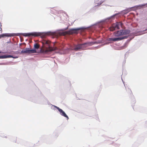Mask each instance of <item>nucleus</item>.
Segmentation results:
<instances>
[{"label": "nucleus", "instance_id": "obj_1", "mask_svg": "<svg viewBox=\"0 0 147 147\" xmlns=\"http://www.w3.org/2000/svg\"><path fill=\"white\" fill-rule=\"evenodd\" d=\"M42 43V47L41 51L43 53H47L48 52L52 51L57 50L56 47H52L50 46L51 42L49 40H43L41 41Z\"/></svg>", "mask_w": 147, "mask_h": 147}, {"label": "nucleus", "instance_id": "obj_2", "mask_svg": "<svg viewBox=\"0 0 147 147\" xmlns=\"http://www.w3.org/2000/svg\"><path fill=\"white\" fill-rule=\"evenodd\" d=\"M94 43H95V42H89L82 44H78L76 45L74 47H70L68 49L72 50H74L76 51H78L80 50L84 45H86L87 46H91Z\"/></svg>", "mask_w": 147, "mask_h": 147}, {"label": "nucleus", "instance_id": "obj_3", "mask_svg": "<svg viewBox=\"0 0 147 147\" xmlns=\"http://www.w3.org/2000/svg\"><path fill=\"white\" fill-rule=\"evenodd\" d=\"M48 33H43L40 32H34L31 33H23L22 34V35L24 36H40L42 38H44L48 35Z\"/></svg>", "mask_w": 147, "mask_h": 147}, {"label": "nucleus", "instance_id": "obj_4", "mask_svg": "<svg viewBox=\"0 0 147 147\" xmlns=\"http://www.w3.org/2000/svg\"><path fill=\"white\" fill-rule=\"evenodd\" d=\"M130 32V31L128 30H120L114 32V34L116 36H118L124 35L128 34Z\"/></svg>", "mask_w": 147, "mask_h": 147}, {"label": "nucleus", "instance_id": "obj_5", "mask_svg": "<svg viewBox=\"0 0 147 147\" xmlns=\"http://www.w3.org/2000/svg\"><path fill=\"white\" fill-rule=\"evenodd\" d=\"M127 38V36H124L118 38H108V40L110 42H111V41L115 42Z\"/></svg>", "mask_w": 147, "mask_h": 147}, {"label": "nucleus", "instance_id": "obj_6", "mask_svg": "<svg viewBox=\"0 0 147 147\" xmlns=\"http://www.w3.org/2000/svg\"><path fill=\"white\" fill-rule=\"evenodd\" d=\"M21 53H35L36 52V51L35 49H30L29 48H27L22 50L21 51Z\"/></svg>", "mask_w": 147, "mask_h": 147}, {"label": "nucleus", "instance_id": "obj_7", "mask_svg": "<svg viewBox=\"0 0 147 147\" xmlns=\"http://www.w3.org/2000/svg\"><path fill=\"white\" fill-rule=\"evenodd\" d=\"M81 29L80 28H78L76 29H70L69 31L66 32L67 34H77L78 31Z\"/></svg>", "mask_w": 147, "mask_h": 147}, {"label": "nucleus", "instance_id": "obj_8", "mask_svg": "<svg viewBox=\"0 0 147 147\" xmlns=\"http://www.w3.org/2000/svg\"><path fill=\"white\" fill-rule=\"evenodd\" d=\"M54 107L58 110L59 111L60 113V114L62 116H63L65 117H66L67 119H69L68 116L66 115L65 112L62 109L59 108V107L57 106H54Z\"/></svg>", "mask_w": 147, "mask_h": 147}, {"label": "nucleus", "instance_id": "obj_9", "mask_svg": "<svg viewBox=\"0 0 147 147\" xmlns=\"http://www.w3.org/2000/svg\"><path fill=\"white\" fill-rule=\"evenodd\" d=\"M1 52H0V53H1ZM18 58L17 57H13L12 55H4L3 56H0V59L1 58Z\"/></svg>", "mask_w": 147, "mask_h": 147}, {"label": "nucleus", "instance_id": "obj_10", "mask_svg": "<svg viewBox=\"0 0 147 147\" xmlns=\"http://www.w3.org/2000/svg\"><path fill=\"white\" fill-rule=\"evenodd\" d=\"M116 27V29H120L119 27L122 26L123 25V24L121 22H116V24H114Z\"/></svg>", "mask_w": 147, "mask_h": 147}, {"label": "nucleus", "instance_id": "obj_11", "mask_svg": "<svg viewBox=\"0 0 147 147\" xmlns=\"http://www.w3.org/2000/svg\"><path fill=\"white\" fill-rule=\"evenodd\" d=\"M14 35L13 34H11L9 33H5L3 34H1L0 35V38L1 37H3L4 36L7 37H10L13 36Z\"/></svg>", "mask_w": 147, "mask_h": 147}, {"label": "nucleus", "instance_id": "obj_12", "mask_svg": "<svg viewBox=\"0 0 147 147\" xmlns=\"http://www.w3.org/2000/svg\"><path fill=\"white\" fill-rule=\"evenodd\" d=\"M116 29V27L113 24L112 26L110 28V30L111 31H113Z\"/></svg>", "mask_w": 147, "mask_h": 147}, {"label": "nucleus", "instance_id": "obj_13", "mask_svg": "<svg viewBox=\"0 0 147 147\" xmlns=\"http://www.w3.org/2000/svg\"><path fill=\"white\" fill-rule=\"evenodd\" d=\"M126 90L127 92L128 93L130 94L131 95L132 94V92L131 90L129 88H127L126 89Z\"/></svg>", "mask_w": 147, "mask_h": 147}, {"label": "nucleus", "instance_id": "obj_14", "mask_svg": "<svg viewBox=\"0 0 147 147\" xmlns=\"http://www.w3.org/2000/svg\"><path fill=\"white\" fill-rule=\"evenodd\" d=\"M34 47L35 49H38L39 48V45L37 44H36L34 45Z\"/></svg>", "mask_w": 147, "mask_h": 147}, {"label": "nucleus", "instance_id": "obj_15", "mask_svg": "<svg viewBox=\"0 0 147 147\" xmlns=\"http://www.w3.org/2000/svg\"><path fill=\"white\" fill-rule=\"evenodd\" d=\"M1 25H0V31L2 30V28H1Z\"/></svg>", "mask_w": 147, "mask_h": 147}, {"label": "nucleus", "instance_id": "obj_16", "mask_svg": "<svg viewBox=\"0 0 147 147\" xmlns=\"http://www.w3.org/2000/svg\"><path fill=\"white\" fill-rule=\"evenodd\" d=\"M125 48V47H123V48L122 49Z\"/></svg>", "mask_w": 147, "mask_h": 147}, {"label": "nucleus", "instance_id": "obj_17", "mask_svg": "<svg viewBox=\"0 0 147 147\" xmlns=\"http://www.w3.org/2000/svg\"><path fill=\"white\" fill-rule=\"evenodd\" d=\"M142 5V6H144V5Z\"/></svg>", "mask_w": 147, "mask_h": 147}, {"label": "nucleus", "instance_id": "obj_18", "mask_svg": "<svg viewBox=\"0 0 147 147\" xmlns=\"http://www.w3.org/2000/svg\"><path fill=\"white\" fill-rule=\"evenodd\" d=\"M146 7H147V6H146Z\"/></svg>", "mask_w": 147, "mask_h": 147}]
</instances>
